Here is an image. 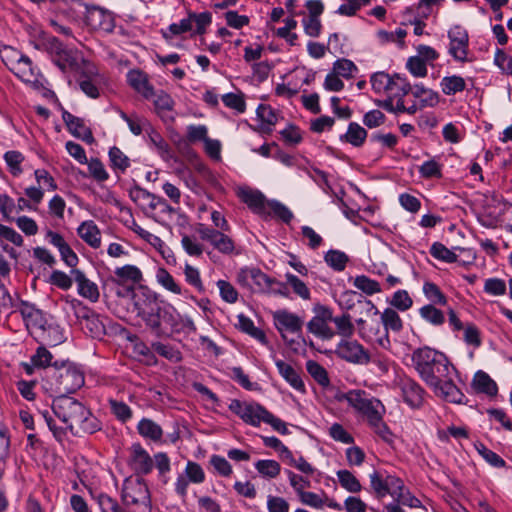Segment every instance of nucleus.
<instances>
[{"label":"nucleus","instance_id":"nucleus-58","mask_svg":"<svg viewBox=\"0 0 512 512\" xmlns=\"http://www.w3.org/2000/svg\"><path fill=\"white\" fill-rule=\"evenodd\" d=\"M392 77L393 76H390L388 73L383 71L374 73L370 78L372 89L376 93L389 92V89H391Z\"/></svg>","mask_w":512,"mask_h":512},{"label":"nucleus","instance_id":"nucleus-33","mask_svg":"<svg viewBox=\"0 0 512 512\" xmlns=\"http://www.w3.org/2000/svg\"><path fill=\"white\" fill-rule=\"evenodd\" d=\"M420 317L431 324L439 327L445 323V314L433 304H426L419 309Z\"/></svg>","mask_w":512,"mask_h":512},{"label":"nucleus","instance_id":"nucleus-30","mask_svg":"<svg viewBox=\"0 0 512 512\" xmlns=\"http://www.w3.org/2000/svg\"><path fill=\"white\" fill-rule=\"evenodd\" d=\"M104 320H108L106 317H102L99 314L91 316L87 321L81 325L82 329L86 334H89L92 338L101 339L106 335V325Z\"/></svg>","mask_w":512,"mask_h":512},{"label":"nucleus","instance_id":"nucleus-60","mask_svg":"<svg viewBox=\"0 0 512 512\" xmlns=\"http://www.w3.org/2000/svg\"><path fill=\"white\" fill-rule=\"evenodd\" d=\"M216 286L219 289V294L223 301L230 304H234L238 301V291L230 282L226 280H218L216 282Z\"/></svg>","mask_w":512,"mask_h":512},{"label":"nucleus","instance_id":"nucleus-41","mask_svg":"<svg viewBox=\"0 0 512 512\" xmlns=\"http://www.w3.org/2000/svg\"><path fill=\"white\" fill-rule=\"evenodd\" d=\"M394 501L399 505H405L411 508H421V501L412 495V493L405 488L404 482L402 481V486L400 489L395 491V494H392Z\"/></svg>","mask_w":512,"mask_h":512},{"label":"nucleus","instance_id":"nucleus-54","mask_svg":"<svg viewBox=\"0 0 512 512\" xmlns=\"http://www.w3.org/2000/svg\"><path fill=\"white\" fill-rule=\"evenodd\" d=\"M255 469L263 477L276 478L281 471V466L275 460H258L255 463Z\"/></svg>","mask_w":512,"mask_h":512},{"label":"nucleus","instance_id":"nucleus-63","mask_svg":"<svg viewBox=\"0 0 512 512\" xmlns=\"http://www.w3.org/2000/svg\"><path fill=\"white\" fill-rule=\"evenodd\" d=\"M184 474L189 478L191 483L200 484L205 481V472L200 464L194 461H188L184 470Z\"/></svg>","mask_w":512,"mask_h":512},{"label":"nucleus","instance_id":"nucleus-36","mask_svg":"<svg viewBox=\"0 0 512 512\" xmlns=\"http://www.w3.org/2000/svg\"><path fill=\"white\" fill-rule=\"evenodd\" d=\"M267 205L266 214L263 215L264 217L273 215L286 224H289L293 219V213L281 202L277 200H269L267 201Z\"/></svg>","mask_w":512,"mask_h":512},{"label":"nucleus","instance_id":"nucleus-23","mask_svg":"<svg viewBox=\"0 0 512 512\" xmlns=\"http://www.w3.org/2000/svg\"><path fill=\"white\" fill-rule=\"evenodd\" d=\"M275 365L279 374L289 383V385L299 392H305V385L300 373L290 364L281 359L275 360Z\"/></svg>","mask_w":512,"mask_h":512},{"label":"nucleus","instance_id":"nucleus-62","mask_svg":"<svg viewBox=\"0 0 512 512\" xmlns=\"http://www.w3.org/2000/svg\"><path fill=\"white\" fill-rule=\"evenodd\" d=\"M333 71L335 74L349 79L353 76V72L357 71V67L353 61L342 58L334 62Z\"/></svg>","mask_w":512,"mask_h":512},{"label":"nucleus","instance_id":"nucleus-18","mask_svg":"<svg viewBox=\"0 0 512 512\" xmlns=\"http://www.w3.org/2000/svg\"><path fill=\"white\" fill-rule=\"evenodd\" d=\"M71 274L77 283L78 294L91 302H97L100 296L98 286L79 269H72Z\"/></svg>","mask_w":512,"mask_h":512},{"label":"nucleus","instance_id":"nucleus-3","mask_svg":"<svg viewBox=\"0 0 512 512\" xmlns=\"http://www.w3.org/2000/svg\"><path fill=\"white\" fill-rule=\"evenodd\" d=\"M339 402L346 401L357 413L366 419L371 429L385 442H392L393 434L383 420L385 407L380 400L371 397L360 389L339 392L336 395Z\"/></svg>","mask_w":512,"mask_h":512},{"label":"nucleus","instance_id":"nucleus-20","mask_svg":"<svg viewBox=\"0 0 512 512\" xmlns=\"http://www.w3.org/2000/svg\"><path fill=\"white\" fill-rule=\"evenodd\" d=\"M62 119L67 126V129L73 136L81 138L85 141L93 139L92 131L85 125V122L82 118L76 117L70 112L63 110Z\"/></svg>","mask_w":512,"mask_h":512},{"label":"nucleus","instance_id":"nucleus-53","mask_svg":"<svg viewBox=\"0 0 512 512\" xmlns=\"http://www.w3.org/2000/svg\"><path fill=\"white\" fill-rule=\"evenodd\" d=\"M111 413L116 419L122 423H126L132 418L133 412L131 408L123 401L109 400Z\"/></svg>","mask_w":512,"mask_h":512},{"label":"nucleus","instance_id":"nucleus-39","mask_svg":"<svg viewBox=\"0 0 512 512\" xmlns=\"http://www.w3.org/2000/svg\"><path fill=\"white\" fill-rule=\"evenodd\" d=\"M285 474L289 480L290 486L297 496L306 491L307 488L311 487V481L309 479L311 475L297 474L288 469L285 470Z\"/></svg>","mask_w":512,"mask_h":512},{"label":"nucleus","instance_id":"nucleus-55","mask_svg":"<svg viewBox=\"0 0 512 512\" xmlns=\"http://www.w3.org/2000/svg\"><path fill=\"white\" fill-rule=\"evenodd\" d=\"M4 160L13 176H19L23 172L21 164L24 161V156L21 152L16 150L7 151L4 154Z\"/></svg>","mask_w":512,"mask_h":512},{"label":"nucleus","instance_id":"nucleus-4","mask_svg":"<svg viewBox=\"0 0 512 512\" xmlns=\"http://www.w3.org/2000/svg\"><path fill=\"white\" fill-rule=\"evenodd\" d=\"M52 410L73 434L78 433V431L74 432V428L88 434L101 430V422L89 409L73 397L56 396L52 403Z\"/></svg>","mask_w":512,"mask_h":512},{"label":"nucleus","instance_id":"nucleus-1","mask_svg":"<svg viewBox=\"0 0 512 512\" xmlns=\"http://www.w3.org/2000/svg\"><path fill=\"white\" fill-rule=\"evenodd\" d=\"M411 361L420 378L433 389L437 396L451 403L463 402L465 395L453 380L457 370L444 353L429 346H423L412 352Z\"/></svg>","mask_w":512,"mask_h":512},{"label":"nucleus","instance_id":"nucleus-48","mask_svg":"<svg viewBox=\"0 0 512 512\" xmlns=\"http://www.w3.org/2000/svg\"><path fill=\"white\" fill-rule=\"evenodd\" d=\"M157 282L164 287L166 290L174 293L181 294V287L175 282L173 276L163 267H160L156 271Z\"/></svg>","mask_w":512,"mask_h":512},{"label":"nucleus","instance_id":"nucleus-51","mask_svg":"<svg viewBox=\"0 0 512 512\" xmlns=\"http://www.w3.org/2000/svg\"><path fill=\"white\" fill-rule=\"evenodd\" d=\"M412 91V87L406 78L395 74L392 77L391 89L389 93L395 98H403Z\"/></svg>","mask_w":512,"mask_h":512},{"label":"nucleus","instance_id":"nucleus-56","mask_svg":"<svg viewBox=\"0 0 512 512\" xmlns=\"http://www.w3.org/2000/svg\"><path fill=\"white\" fill-rule=\"evenodd\" d=\"M477 452L488 462L491 466L496 468H502L505 466V461L494 451L488 449L482 442H476L474 444Z\"/></svg>","mask_w":512,"mask_h":512},{"label":"nucleus","instance_id":"nucleus-26","mask_svg":"<svg viewBox=\"0 0 512 512\" xmlns=\"http://www.w3.org/2000/svg\"><path fill=\"white\" fill-rule=\"evenodd\" d=\"M256 114L258 119L261 121L259 131L265 134H270L272 132V127L276 125L278 121L276 111L268 104H260L257 107Z\"/></svg>","mask_w":512,"mask_h":512},{"label":"nucleus","instance_id":"nucleus-22","mask_svg":"<svg viewBox=\"0 0 512 512\" xmlns=\"http://www.w3.org/2000/svg\"><path fill=\"white\" fill-rule=\"evenodd\" d=\"M77 234L90 247L100 248L101 232L93 220L83 221L77 228Z\"/></svg>","mask_w":512,"mask_h":512},{"label":"nucleus","instance_id":"nucleus-9","mask_svg":"<svg viewBox=\"0 0 512 512\" xmlns=\"http://www.w3.org/2000/svg\"><path fill=\"white\" fill-rule=\"evenodd\" d=\"M229 410L241 418L245 423L258 427L264 422L268 410L257 402H241L233 399L229 404Z\"/></svg>","mask_w":512,"mask_h":512},{"label":"nucleus","instance_id":"nucleus-64","mask_svg":"<svg viewBox=\"0 0 512 512\" xmlns=\"http://www.w3.org/2000/svg\"><path fill=\"white\" fill-rule=\"evenodd\" d=\"M224 105L230 109H234L238 113H244L246 110V102L241 94L227 93L222 96Z\"/></svg>","mask_w":512,"mask_h":512},{"label":"nucleus","instance_id":"nucleus-15","mask_svg":"<svg viewBox=\"0 0 512 512\" xmlns=\"http://www.w3.org/2000/svg\"><path fill=\"white\" fill-rule=\"evenodd\" d=\"M85 23L93 30L102 31L106 33L113 32L115 28L114 15L99 7L85 6Z\"/></svg>","mask_w":512,"mask_h":512},{"label":"nucleus","instance_id":"nucleus-29","mask_svg":"<svg viewBox=\"0 0 512 512\" xmlns=\"http://www.w3.org/2000/svg\"><path fill=\"white\" fill-rule=\"evenodd\" d=\"M242 200L255 213L263 216L266 214L267 201L265 196L258 190H249L242 193Z\"/></svg>","mask_w":512,"mask_h":512},{"label":"nucleus","instance_id":"nucleus-49","mask_svg":"<svg viewBox=\"0 0 512 512\" xmlns=\"http://www.w3.org/2000/svg\"><path fill=\"white\" fill-rule=\"evenodd\" d=\"M285 279L287 284L292 288L293 292L303 300H309L311 293L307 285L292 273H286Z\"/></svg>","mask_w":512,"mask_h":512},{"label":"nucleus","instance_id":"nucleus-57","mask_svg":"<svg viewBox=\"0 0 512 512\" xmlns=\"http://www.w3.org/2000/svg\"><path fill=\"white\" fill-rule=\"evenodd\" d=\"M325 262L336 271H343L348 262V256L339 250H329L324 256Z\"/></svg>","mask_w":512,"mask_h":512},{"label":"nucleus","instance_id":"nucleus-35","mask_svg":"<svg viewBox=\"0 0 512 512\" xmlns=\"http://www.w3.org/2000/svg\"><path fill=\"white\" fill-rule=\"evenodd\" d=\"M412 94L415 98L420 99L421 108L434 107L439 102V94L423 85H415Z\"/></svg>","mask_w":512,"mask_h":512},{"label":"nucleus","instance_id":"nucleus-16","mask_svg":"<svg viewBox=\"0 0 512 512\" xmlns=\"http://www.w3.org/2000/svg\"><path fill=\"white\" fill-rule=\"evenodd\" d=\"M128 464L137 476L150 474L154 467L153 458L140 443L132 444Z\"/></svg>","mask_w":512,"mask_h":512},{"label":"nucleus","instance_id":"nucleus-17","mask_svg":"<svg viewBox=\"0 0 512 512\" xmlns=\"http://www.w3.org/2000/svg\"><path fill=\"white\" fill-rule=\"evenodd\" d=\"M404 401L413 408L423 403L424 389L412 378H403L399 382Z\"/></svg>","mask_w":512,"mask_h":512},{"label":"nucleus","instance_id":"nucleus-5","mask_svg":"<svg viewBox=\"0 0 512 512\" xmlns=\"http://www.w3.org/2000/svg\"><path fill=\"white\" fill-rule=\"evenodd\" d=\"M45 388L57 396L75 393L85 384L82 367L70 360H55L53 369L45 372Z\"/></svg>","mask_w":512,"mask_h":512},{"label":"nucleus","instance_id":"nucleus-45","mask_svg":"<svg viewBox=\"0 0 512 512\" xmlns=\"http://www.w3.org/2000/svg\"><path fill=\"white\" fill-rule=\"evenodd\" d=\"M423 293L425 297L433 305H446L447 297L443 294L440 288L433 282H425L423 285Z\"/></svg>","mask_w":512,"mask_h":512},{"label":"nucleus","instance_id":"nucleus-10","mask_svg":"<svg viewBox=\"0 0 512 512\" xmlns=\"http://www.w3.org/2000/svg\"><path fill=\"white\" fill-rule=\"evenodd\" d=\"M122 500L127 505H150L151 495L144 478L138 477L134 481L125 479L121 494Z\"/></svg>","mask_w":512,"mask_h":512},{"label":"nucleus","instance_id":"nucleus-50","mask_svg":"<svg viewBox=\"0 0 512 512\" xmlns=\"http://www.w3.org/2000/svg\"><path fill=\"white\" fill-rule=\"evenodd\" d=\"M297 497L303 505L312 507L314 509H322L326 503L325 499H327V495L324 491H322L321 494L304 491Z\"/></svg>","mask_w":512,"mask_h":512},{"label":"nucleus","instance_id":"nucleus-44","mask_svg":"<svg viewBox=\"0 0 512 512\" xmlns=\"http://www.w3.org/2000/svg\"><path fill=\"white\" fill-rule=\"evenodd\" d=\"M30 360L33 366L36 368L46 369L50 367V369H53V355L44 346H39L36 349L35 354L31 356Z\"/></svg>","mask_w":512,"mask_h":512},{"label":"nucleus","instance_id":"nucleus-37","mask_svg":"<svg viewBox=\"0 0 512 512\" xmlns=\"http://www.w3.org/2000/svg\"><path fill=\"white\" fill-rule=\"evenodd\" d=\"M331 322H333L336 326V334L350 338L353 336L355 332V327L352 323V318L349 313L345 312L339 316H333Z\"/></svg>","mask_w":512,"mask_h":512},{"label":"nucleus","instance_id":"nucleus-13","mask_svg":"<svg viewBox=\"0 0 512 512\" xmlns=\"http://www.w3.org/2000/svg\"><path fill=\"white\" fill-rule=\"evenodd\" d=\"M369 479L371 490L378 499H382L387 495L392 496L402 486V479L398 476L384 474L377 470H374L369 475Z\"/></svg>","mask_w":512,"mask_h":512},{"label":"nucleus","instance_id":"nucleus-24","mask_svg":"<svg viewBox=\"0 0 512 512\" xmlns=\"http://www.w3.org/2000/svg\"><path fill=\"white\" fill-rule=\"evenodd\" d=\"M98 74L97 68L92 64L85 65V69L79 79L80 89L90 98L99 97V89L92 79L93 76Z\"/></svg>","mask_w":512,"mask_h":512},{"label":"nucleus","instance_id":"nucleus-43","mask_svg":"<svg viewBox=\"0 0 512 512\" xmlns=\"http://www.w3.org/2000/svg\"><path fill=\"white\" fill-rule=\"evenodd\" d=\"M353 285L367 295H374L382 291L380 283L366 275L356 276Z\"/></svg>","mask_w":512,"mask_h":512},{"label":"nucleus","instance_id":"nucleus-25","mask_svg":"<svg viewBox=\"0 0 512 512\" xmlns=\"http://www.w3.org/2000/svg\"><path fill=\"white\" fill-rule=\"evenodd\" d=\"M472 387L477 393H483L488 396H495L498 392L496 382L482 370L475 373L472 380Z\"/></svg>","mask_w":512,"mask_h":512},{"label":"nucleus","instance_id":"nucleus-46","mask_svg":"<svg viewBox=\"0 0 512 512\" xmlns=\"http://www.w3.org/2000/svg\"><path fill=\"white\" fill-rule=\"evenodd\" d=\"M306 369L314 380L321 386H328L330 383L326 369L314 360L306 362Z\"/></svg>","mask_w":512,"mask_h":512},{"label":"nucleus","instance_id":"nucleus-34","mask_svg":"<svg viewBox=\"0 0 512 512\" xmlns=\"http://www.w3.org/2000/svg\"><path fill=\"white\" fill-rule=\"evenodd\" d=\"M151 348L161 357L169 360L173 363H179L183 359V355L179 349L171 344H165L162 342H152Z\"/></svg>","mask_w":512,"mask_h":512},{"label":"nucleus","instance_id":"nucleus-19","mask_svg":"<svg viewBox=\"0 0 512 512\" xmlns=\"http://www.w3.org/2000/svg\"><path fill=\"white\" fill-rule=\"evenodd\" d=\"M128 84L144 98L150 99L154 96V89L149 83L148 76L145 72L139 69L130 70L127 73Z\"/></svg>","mask_w":512,"mask_h":512},{"label":"nucleus","instance_id":"nucleus-27","mask_svg":"<svg viewBox=\"0 0 512 512\" xmlns=\"http://www.w3.org/2000/svg\"><path fill=\"white\" fill-rule=\"evenodd\" d=\"M137 431L143 438L153 442H160L163 437L161 426L149 418H142L138 422Z\"/></svg>","mask_w":512,"mask_h":512},{"label":"nucleus","instance_id":"nucleus-40","mask_svg":"<svg viewBox=\"0 0 512 512\" xmlns=\"http://www.w3.org/2000/svg\"><path fill=\"white\" fill-rule=\"evenodd\" d=\"M381 321L385 331L400 332L403 329V321L399 314L392 308H386L381 314Z\"/></svg>","mask_w":512,"mask_h":512},{"label":"nucleus","instance_id":"nucleus-32","mask_svg":"<svg viewBox=\"0 0 512 512\" xmlns=\"http://www.w3.org/2000/svg\"><path fill=\"white\" fill-rule=\"evenodd\" d=\"M441 91L444 95L451 96L466 89L465 79L458 75L445 76L440 82Z\"/></svg>","mask_w":512,"mask_h":512},{"label":"nucleus","instance_id":"nucleus-52","mask_svg":"<svg viewBox=\"0 0 512 512\" xmlns=\"http://www.w3.org/2000/svg\"><path fill=\"white\" fill-rule=\"evenodd\" d=\"M430 254L435 259L441 260L446 263H454L457 261L458 256L444 244L440 242H434L430 248Z\"/></svg>","mask_w":512,"mask_h":512},{"label":"nucleus","instance_id":"nucleus-42","mask_svg":"<svg viewBox=\"0 0 512 512\" xmlns=\"http://www.w3.org/2000/svg\"><path fill=\"white\" fill-rule=\"evenodd\" d=\"M338 481L345 490L350 493H358L361 491L362 486L355 475L349 470L343 469L337 471Z\"/></svg>","mask_w":512,"mask_h":512},{"label":"nucleus","instance_id":"nucleus-8","mask_svg":"<svg viewBox=\"0 0 512 512\" xmlns=\"http://www.w3.org/2000/svg\"><path fill=\"white\" fill-rule=\"evenodd\" d=\"M312 311L314 316L306 325L308 332L322 340H331L334 338L336 332L329 325L332 319V309L326 305L317 303L313 306Z\"/></svg>","mask_w":512,"mask_h":512},{"label":"nucleus","instance_id":"nucleus-28","mask_svg":"<svg viewBox=\"0 0 512 512\" xmlns=\"http://www.w3.org/2000/svg\"><path fill=\"white\" fill-rule=\"evenodd\" d=\"M148 138L151 145H153L154 149L158 153V155L166 162L170 160H175L174 153L166 142V140L154 130L152 127L148 132Z\"/></svg>","mask_w":512,"mask_h":512},{"label":"nucleus","instance_id":"nucleus-61","mask_svg":"<svg viewBox=\"0 0 512 512\" xmlns=\"http://www.w3.org/2000/svg\"><path fill=\"white\" fill-rule=\"evenodd\" d=\"M115 275L121 280H130L133 283H138L142 279L140 269L134 265H125L123 267L116 268Z\"/></svg>","mask_w":512,"mask_h":512},{"label":"nucleus","instance_id":"nucleus-2","mask_svg":"<svg viewBox=\"0 0 512 512\" xmlns=\"http://www.w3.org/2000/svg\"><path fill=\"white\" fill-rule=\"evenodd\" d=\"M133 307L136 315L157 337L169 335L167 327L173 328L176 324L172 309L163 306L156 294L148 288L139 287L133 293Z\"/></svg>","mask_w":512,"mask_h":512},{"label":"nucleus","instance_id":"nucleus-31","mask_svg":"<svg viewBox=\"0 0 512 512\" xmlns=\"http://www.w3.org/2000/svg\"><path fill=\"white\" fill-rule=\"evenodd\" d=\"M367 131L356 122H350L347 132L340 136L341 141L350 143L354 147H360L367 138Z\"/></svg>","mask_w":512,"mask_h":512},{"label":"nucleus","instance_id":"nucleus-6","mask_svg":"<svg viewBox=\"0 0 512 512\" xmlns=\"http://www.w3.org/2000/svg\"><path fill=\"white\" fill-rule=\"evenodd\" d=\"M273 321L277 331L280 333L282 339L286 343V345L294 350H298L299 341L294 339H289L287 337V333L295 334L298 338L305 342V339L302 336V328L304 325V321L301 317L292 313L288 310L281 309L277 310L273 313Z\"/></svg>","mask_w":512,"mask_h":512},{"label":"nucleus","instance_id":"nucleus-11","mask_svg":"<svg viewBox=\"0 0 512 512\" xmlns=\"http://www.w3.org/2000/svg\"><path fill=\"white\" fill-rule=\"evenodd\" d=\"M449 55L458 62L468 61L469 35L467 30L461 25H454L448 30Z\"/></svg>","mask_w":512,"mask_h":512},{"label":"nucleus","instance_id":"nucleus-59","mask_svg":"<svg viewBox=\"0 0 512 512\" xmlns=\"http://www.w3.org/2000/svg\"><path fill=\"white\" fill-rule=\"evenodd\" d=\"M418 172L424 179L441 178L442 165L439 164L435 159H430L419 166Z\"/></svg>","mask_w":512,"mask_h":512},{"label":"nucleus","instance_id":"nucleus-47","mask_svg":"<svg viewBox=\"0 0 512 512\" xmlns=\"http://www.w3.org/2000/svg\"><path fill=\"white\" fill-rule=\"evenodd\" d=\"M108 156L111 167L115 170L124 172L130 166V159L116 146L110 148Z\"/></svg>","mask_w":512,"mask_h":512},{"label":"nucleus","instance_id":"nucleus-21","mask_svg":"<svg viewBox=\"0 0 512 512\" xmlns=\"http://www.w3.org/2000/svg\"><path fill=\"white\" fill-rule=\"evenodd\" d=\"M21 315L26 322L27 327L46 329L47 319L44 313L28 302H22L20 307Z\"/></svg>","mask_w":512,"mask_h":512},{"label":"nucleus","instance_id":"nucleus-7","mask_svg":"<svg viewBox=\"0 0 512 512\" xmlns=\"http://www.w3.org/2000/svg\"><path fill=\"white\" fill-rule=\"evenodd\" d=\"M211 22L212 14L210 12H189L187 18L182 19L179 23L170 24L167 31L163 32V37L170 39L173 36H178L187 32L203 35Z\"/></svg>","mask_w":512,"mask_h":512},{"label":"nucleus","instance_id":"nucleus-38","mask_svg":"<svg viewBox=\"0 0 512 512\" xmlns=\"http://www.w3.org/2000/svg\"><path fill=\"white\" fill-rule=\"evenodd\" d=\"M52 61L62 72L73 70L78 64L74 51L67 48L54 56Z\"/></svg>","mask_w":512,"mask_h":512},{"label":"nucleus","instance_id":"nucleus-12","mask_svg":"<svg viewBox=\"0 0 512 512\" xmlns=\"http://www.w3.org/2000/svg\"><path fill=\"white\" fill-rule=\"evenodd\" d=\"M197 232L202 240L209 242L220 253L225 255L233 253L235 249L234 241L224 233L225 231L200 223L197 226Z\"/></svg>","mask_w":512,"mask_h":512},{"label":"nucleus","instance_id":"nucleus-14","mask_svg":"<svg viewBox=\"0 0 512 512\" xmlns=\"http://www.w3.org/2000/svg\"><path fill=\"white\" fill-rule=\"evenodd\" d=\"M339 358L359 365H366L370 362L369 352L356 340H342L336 348Z\"/></svg>","mask_w":512,"mask_h":512}]
</instances>
